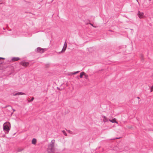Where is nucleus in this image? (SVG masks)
I'll use <instances>...</instances> for the list:
<instances>
[{
    "label": "nucleus",
    "instance_id": "nucleus-1",
    "mask_svg": "<svg viewBox=\"0 0 153 153\" xmlns=\"http://www.w3.org/2000/svg\"><path fill=\"white\" fill-rule=\"evenodd\" d=\"M54 143V140H53L48 145V153H54L55 152L56 149L55 147Z\"/></svg>",
    "mask_w": 153,
    "mask_h": 153
},
{
    "label": "nucleus",
    "instance_id": "nucleus-2",
    "mask_svg": "<svg viewBox=\"0 0 153 153\" xmlns=\"http://www.w3.org/2000/svg\"><path fill=\"white\" fill-rule=\"evenodd\" d=\"M3 129L5 133H8L10 129V124L9 122H6L3 125Z\"/></svg>",
    "mask_w": 153,
    "mask_h": 153
},
{
    "label": "nucleus",
    "instance_id": "nucleus-3",
    "mask_svg": "<svg viewBox=\"0 0 153 153\" xmlns=\"http://www.w3.org/2000/svg\"><path fill=\"white\" fill-rule=\"evenodd\" d=\"M137 15L140 19H144L146 17L144 13L140 11L138 12Z\"/></svg>",
    "mask_w": 153,
    "mask_h": 153
},
{
    "label": "nucleus",
    "instance_id": "nucleus-4",
    "mask_svg": "<svg viewBox=\"0 0 153 153\" xmlns=\"http://www.w3.org/2000/svg\"><path fill=\"white\" fill-rule=\"evenodd\" d=\"M67 47V44L66 43V42H65L64 46L63 47V48H62V51H60V52H59V53H63L64 52L66 49Z\"/></svg>",
    "mask_w": 153,
    "mask_h": 153
},
{
    "label": "nucleus",
    "instance_id": "nucleus-5",
    "mask_svg": "<svg viewBox=\"0 0 153 153\" xmlns=\"http://www.w3.org/2000/svg\"><path fill=\"white\" fill-rule=\"evenodd\" d=\"M45 49L38 48H37V51L38 52H39L40 53H43Z\"/></svg>",
    "mask_w": 153,
    "mask_h": 153
},
{
    "label": "nucleus",
    "instance_id": "nucleus-6",
    "mask_svg": "<svg viewBox=\"0 0 153 153\" xmlns=\"http://www.w3.org/2000/svg\"><path fill=\"white\" fill-rule=\"evenodd\" d=\"M20 64L26 67L28 65V63L26 62H21Z\"/></svg>",
    "mask_w": 153,
    "mask_h": 153
},
{
    "label": "nucleus",
    "instance_id": "nucleus-7",
    "mask_svg": "<svg viewBox=\"0 0 153 153\" xmlns=\"http://www.w3.org/2000/svg\"><path fill=\"white\" fill-rule=\"evenodd\" d=\"M109 121L112 123H115L117 124H118V122L116 121V120L115 118H113L111 120L109 119Z\"/></svg>",
    "mask_w": 153,
    "mask_h": 153
},
{
    "label": "nucleus",
    "instance_id": "nucleus-8",
    "mask_svg": "<svg viewBox=\"0 0 153 153\" xmlns=\"http://www.w3.org/2000/svg\"><path fill=\"white\" fill-rule=\"evenodd\" d=\"M36 140L35 138H33L32 140V143L33 144L36 145Z\"/></svg>",
    "mask_w": 153,
    "mask_h": 153
},
{
    "label": "nucleus",
    "instance_id": "nucleus-9",
    "mask_svg": "<svg viewBox=\"0 0 153 153\" xmlns=\"http://www.w3.org/2000/svg\"><path fill=\"white\" fill-rule=\"evenodd\" d=\"M109 121V119L106 117L104 116L103 118V121L104 122H108Z\"/></svg>",
    "mask_w": 153,
    "mask_h": 153
},
{
    "label": "nucleus",
    "instance_id": "nucleus-10",
    "mask_svg": "<svg viewBox=\"0 0 153 153\" xmlns=\"http://www.w3.org/2000/svg\"><path fill=\"white\" fill-rule=\"evenodd\" d=\"M19 59V58L18 57H13L12 58V60L13 61H17Z\"/></svg>",
    "mask_w": 153,
    "mask_h": 153
},
{
    "label": "nucleus",
    "instance_id": "nucleus-11",
    "mask_svg": "<svg viewBox=\"0 0 153 153\" xmlns=\"http://www.w3.org/2000/svg\"><path fill=\"white\" fill-rule=\"evenodd\" d=\"M84 77L85 79H88V75L85 72L84 73Z\"/></svg>",
    "mask_w": 153,
    "mask_h": 153
},
{
    "label": "nucleus",
    "instance_id": "nucleus-12",
    "mask_svg": "<svg viewBox=\"0 0 153 153\" xmlns=\"http://www.w3.org/2000/svg\"><path fill=\"white\" fill-rule=\"evenodd\" d=\"M84 72H82L80 73L79 76L81 78H82L83 76H84Z\"/></svg>",
    "mask_w": 153,
    "mask_h": 153
},
{
    "label": "nucleus",
    "instance_id": "nucleus-13",
    "mask_svg": "<svg viewBox=\"0 0 153 153\" xmlns=\"http://www.w3.org/2000/svg\"><path fill=\"white\" fill-rule=\"evenodd\" d=\"M4 69H5V68L3 67L2 66V64H0V70H3Z\"/></svg>",
    "mask_w": 153,
    "mask_h": 153
},
{
    "label": "nucleus",
    "instance_id": "nucleus-14",
    "mask_svg": "<svg viewBox=\"0 0 153 153\" xmlns=\"http://www.w3.org/2000/svg\"><path fill=\"white\" fill-rule=\"evenodd\" d=\"M18 95H22L25 94L24 93L21 92H18Z\"/></svg>",
    "mask_w": 153,
    "mask_h": 153
},
{
    "label": "nucleus",
    "instance_id": "nucleus-15",
    "mask_svg": "<svg viewBox=\"0 0 153 153\" xmlns=\"http://www.w3.org/2000/svg\"><path fill=\"white\" fill-rule=\"evenodd\" d=\"M62 132L64 134V135H65V136H67V134L66 133L65 131L64 130L62 131Z\"/></svg>",
    "mask_w": 153,
    "mask_h": 153
},
{
    "label": "nucleus",
    "instance_id": "nucleus-16",
    "mask_svg": "<svg viewBox=\"0 0 153 153\" xmlns=\"http://www.w3.org/2000/svg\"><path fill=\"white\" fill-rule=\"evenodd\" d=\"M13 95L14 96H16L18 95V92H14L13 93Z\"/></svg>",
    "mask_w": 153,
    "mask_h": 153
},
{
    "label": "nucleus",
    "instance_id": "nucleus-17",
    "mask_svg": "<svg viewBox=\"0 0 153 153\" xmlns=\"http://www.w3.org/2000/svg\"><path fill=\"white\" fill-rule=\"evenodd\" d=\"M34 98L33 97H32L30 100H28V102H30L33 100Z\"/></svg>",
    "mask_w": 153,
    "mask_h": 153
},
{
    "label": "nucleus",
    "instance_id": "nucleus-18",
    "mask_svg": "<svg viewBox=\"0 0 153 153\" xmlns=\"http://www.w3.org/2000/svg\"><path fill=\"white\" fill-rule=\"evenodd\" d=\"M79 72V71H77L76 72H74V73H72V74H76L78 73Z\"/></svg>",
    "mask_w": 153,
    "mask_h": 153
},
{
    "label": "nucleus",
    "instance_id": "nucleus-19",
    "mask_svg": "<svg viewBox=\"0 0 153 153\" xmlns=\"http://www.w3.org/2000/svg\"><path fill=\"white\" fill-rule=\"evenodd\" d=\"M137 98L138 99V102H139L141 101V100L140 99V98L139 97H137Z\"/></svg>",
    "mask_w": 153,
    "mask_h": 153
},
{
    "label": "nucleus",
    "instance_id": "nucleus-20",
    "mask_svg": "<svg viewBox=\"0 0 153 153\" xmlns=\"http://www.w3.org/2000/svg\"><path fill=\"white\" fill-rule=\"evenodd\" d=\"M153 89H152V87H151V91H150L151 92H152L153 91Z\"/></svg>",
    "mask_w": 153,
    "mask_h": 153
},
{
    "label": "nucleus",
    "instance_id": "nucleus-21",
    "mask_svg": "<svg viewBox=\"0 0 153 153\" xmlns=\"http://www.w3.org/2000/svg\"><path fill=\"white\" fill-rule=\"evenodd\" d=\"M4 59V58L0 57V59Z\"/></svg>",
    "mask_w": 153,
    "mask_h": 153
},
{
    "label": "nucleus",
    "instance_id": "nucleus-22",
    "mask_svg": "<svg viewBox=\"0 0 153 153\" xmlns=\"http://www.w3.org/2000/svg\"><path fill=\"white\" fill-rule=\"evenodd\" d=\"M152 89H153V86L152 87Z\"/></svg>",
    "mask_w": 153,
    "mask_h": 153
},
{
    "label": "nucleus",
    "instance_id": "nucleus-23",
    "mask_svg": "<svg viewBox=\"0 0 153 153\" xmlns=\"http://www.w3.org/2000/svg\"><path fill=\"white\" fill-rule=\"evenodd\" d=\"M13 111H15V110L13 109Z\"/></svg>",
    "mask_w": 153,
    "mask_h": 153
},
{
    "label": "nucleus",
    "instance_id": "nucleus-24",
    "mask_svg": "<svg viewBox=\"0 0 153 153\" xmlns=\"http://www.w3.org/2000/svg\"><path fill=\"white\" fill-rule=\"evenodd\" d=\"M91 25L93 26L92 25V24H90Z\"/></svg>",
    "mask_w": 153,
    "mask_h": 153
},
{
    "label": "nucleus",
    "instance_id": "nucleus-25",
    "mask_svg": "<svg viewBox=\"0 0 153 153\" xmlns=\"http://www.w3.org/2000/svg\"><path fill=\"white\" fill-rule=\"evenodd\" d=\"M137 1V0H136Z\"/></svg>",
    "mask_w": 153,
    "mask_h": 153
}]
</instances>
